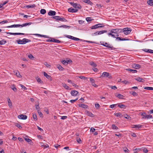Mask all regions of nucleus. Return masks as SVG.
<instances>
[{
  "instance_id": "obj_59",
  "label": "nucleus",
  "mask_w": 153,
  "mask_h": 153,
  "mask_svg": "<svg viewBox=\"0 0 153 153\" xmlns=\"http://www.w3.org/2000/svg\"><path fill=\"white\" fill-rule=\"evenodd\" d=\"M37 82L40 83H43V82L41 80V79L40 78H38L37 79Z\"/></svg>"
},
{
  "instance_id": "obj_23",
  "label": "nucleus",
  "mask_w": 153,
  "mask_h": 153,
  "mask_svg": "<svg viewBox=\"0 0 153 153\" xmlns=\"http://www.w3.org/2000/svg\"><path fill=\"white\" fill-rule=\"evenodd\" d=\"M135 79L140 82H143L144 81L143 79L139 77H137V78H135Z\"/></svg>"
},
{
  "instance_id": "obj_24",
  "label": "nucleus",
  "mask_w": 153,
  "mask_h": 153,
  "mask_svg": "<svg viewBox=\"0 0 153 153\" xmlns=\"http://www.w3.org/2000/svg\"><path fill=\"white\" fill-rule=\"evenodd\" d=\"M118 106L121 108H125L126 106L123 104H122L120 103L117 104Z\"/></svg>"
},
{
  "instance_id": "obj_61",
  "label": "nucleus",
  "mask_w": 153,
  "mask_h": 153,
  "mask_svg": "<svg viewBox=\"0 0 153 153\" xmlns=\"http://www.w3.org/2000/svg\"><path fill=\"white\" fill-rule=\"evenodd\" d=\"M38 112L39 114L40 117H42L43 116V114L40 111V110L38 111Z\"/></svg>"
},
{
  "instance_id": "obj_20",
  "label": "nucleus",
  "mask_w": 153,
  "mask_h": 153,
  "mask_svg": "<svg viewBox=\"0 0 153 153\" xmlns=\"http://www.w3.org/2000/svg\"><path fill=\"white\" fill-rule=\"evenodd\" d=\"M116 39L120 41H126L129 40V39H127L126 38H121L120 37H117Z\"/></svg>"
},
{
  "instance_id": "obj_53",
  "label": "nucleus",
  "mask_w": 153,
  "mask_h": 153,
  "mask_svg": "<svg viewBox=\"0 0 153 153\" xmlns=\"http://www.w3.org/2000/svg\"><path fill=\"white\" fill-rule=\"evenodd\" d=\"M60 16H56L53 17V18L56 19L57 20V21H58L59 20V19Z\"/></svg>"
},
{
  "instance_id": "obj_22",
  "label": "nucleus",
  "mask_w": 153,
  "mask_h": 153,
  "mask_svg": "<svg viewBox=\"0 0 153 153\" xmlns=\"http://www.w3.org/2000/svg\"><path fill=\"white\" fill-rule=\"evenodd\" d=\"M52 42L57 43H60L61 42L59 40L55 39L53 38H52Z\"/></svg>"
},
{
  "instance_id": "obj_47",
  "label": "nucleus",
  "mask_w": 153,
  "mask_h": 153,
  "mask_svg": "<svg viewBox=\"0 0 153 153\" xmlns=\"http://www.w3.org/2000/svg\"><path fill=\"white\" fill-rule=\"evenodd\" d=\"M89 79L91 82L92 83V84L95 82L94 80V79L92 78H90Z\"/></svg>"
},
{
  "instance_id": "obj_9",
  "label": "nucleus",
  "mask_w": 153,
  "mask_h": 153,
  "mask_svg": "<svg viewBox=\"0 0 153 153\" xmlns=\"http://www.w3.org/2000/svg\"><path fill=\"white\" fill-rule=\"evenodd\" d=\"M78 11V9L77 8H73L71 7L68 9V11L71 13H76Z\"/></svg>"
},
{
  "instance_id": "obj_60",
  "label": "nucleus",
  "mask_w": 153,
  "mask_h": 153,
  "mask_svg": "<svg viewBox=\"0 0 153 153\" xmlns=\"http://www.w3.org/2000/svg\"><path fill=\"white\" fill-rule=\"evenodd\" d=\"M8 22V21L7 20L3 21L0 22V24H5Z\"/></svg>"
},
{
  "instance_id": "obj_43",
  "label": "nucleus",
  "mask_w": 153,
  "mask_h": 153,
  "mask_svg": "<svg viewBox=\"0 0 153 153\" xmlns=\"http://www.w3.org/2000/svg\"><path fill=\"white\" fill-rule=\"evenodd\" d=\"M112 128L114 130H117L118 129V127L115 126V125L113 124L112 126Z\"/></svg>"
},
{
  "instance_id": "obj_19",
  "label": "nucleus",
  "mask_w": 153,
  "mask_h": 153,
  "mask_svg": "<svg viewBox=\"0 0 153 153\" xmlns=\"http://www.w3.org/2000/svg\"><path fill=\"white\" fill-rule=\"evenodd\" d=\"M44 76L46 77V78L48 79H51V76L48 74H47L45 73V72H44Z\"/></svg>"
},
{
  "instance_id": "obj_33",
  "label": "nucleus",
  "mask_w": 153,
  "mask_h": 153,
  "mask_svg": "<svg viewBox=\"0 0 153 153\" xmlns=\"http://www.w3.org/2000/svg\"><path fill=\"white\" fill-rule=\"evenodd\" d=\"M33 120L34 121H36L37 120V118L36 114L33 113Z\"/></svg>"
},
{
  "instance_id": "obj_41",
  "label": "nucleus",
  "mask_w": 153,
  "mask_h": 153,
  "mask_svg": "<svg viewBox=\"0 0 153 153\" xmlns=\"http://www.w3.org/2000/svg\"><path fill=\"white\" fill-rule=\"evenodd\" d=\"M113 33H112L111 32V33H108V36H111L112 37L114 38H116V37L115 35L114 34H112Z\"/></svg>"
},
{
  "instance_id": "obj_28",
  "label": "nucleus",
  "mask_w": 153,
  "mask_h": 153,
  "mask_svg": "<svg viewBox=\"0 0 153 153\" xmlns=\"http://www.w3.org/2000/svg\"><path fill=\"white\" fill-rule=\"evenodd\" d=\"M8 102V105L9 107L11 108L12 107V103L11 102V101L10 100V99L9 98L7 100Z\"/></svg>"
},
{
  "instance_id": "obj_15",
  "label": "nucleus",
  "mask_w": 153,
  "mask_h": 153,
  "mask_svg": "<svg viewBox=\"0 0 153 153\" xmlns=\"http://www.w3.org/2000/svg\"><path fill=\"white\" fill-rule=\"evenodd\" d=\"M86 114L88 116H89L91 117H94V115L91 112L88 111H85Z\"/></svg>"
},
{
  "instance_id": "obj_10",
  "label": "nucleus",
  "mask_w": 153,
  "mask_h": 153,
  "mask_svg": "<svg viewBox=\"0 0 153 153\" xmlns=\"http://www.w3.org/2000/svg\"><path fill=\"white\" fill-rule=\"evenodd\" d=\"M132 68H134L139 69L141 68V66L139 64H133L132 65Z\"/></svg>"
},
{
  "instance_id": "obj_64",
  "label": "nucleus",
  "mask_w": 153,
  "mask_h": 153,
  "mask_svg": "<svg viewBox=\"0 0 153 153\" xmlns=\"http://www.w3.org/2000/svg\"><path fill=\"white\" fill-rule=\"evenodd\" d=\"M131 135L132 137H137L136 134L134 133H132L131 134Z\"/></svg>"
},
{
  "instance_id": "obj_38",
  "label": "nucleus",
  "mask_w": 153,
  "mask_h": 153,
  "mask_svg": "<svg viewBox=\"0 0 153 153\" xmlns=\"http://www.w3.org/2000/svg\"><path fill=\"white\" fill-rule=\"evenodd\" d=\"M144 89L149 90H153V88L152 87H146L144 88Z\"/></svg>"
},
{
  "instance_id": "obj_31",
  "label": "nucleus",
  "mask_w": 153,
  "mask_h": 153,
  "mask_svg": "<svg viewBox=\"0 0 153 153\" xmlns=\"http://www.w3.org/2000/svg\"><path fill=\"white\" fill-rule=\"evenodd\" d=\"M114 115L117 117H121L123 116V115H122V114L120 113H114Z\"/></svg>"
},
{
  "instance_id": "obj_42",
  "label": "nucleus",
  "mask_w": 153,
  "mask_h": 153,
  "mask_svg": "<svg viewBox=\"0 0 153 153\" xmlns=\"http://www.w3.org/2000/svg\"><path fill=\"white\" fill-rule=\"evenodd\" d=\"M90 64L93 67H96L97 66V64L94 62H90Z\"/></svg>"
},
{
  "instance_id": "obj_14",
  "label": "nucleus",
  "mask_w": 153,
  "mask_h": 153,
  "mask_svg": "<svg viewBox=\"0 0 153 153\" xmlns=\"http://www.w3.org/2000/svg\"><path fill=\"white\" fill-rule=\"evenodd\" d=\"M73 7L76 8L77 9H79L81 8V5L79 4L76 3H74V5H73Z\"/></svg>"
},
{
  "instance_id": "obj_52",
  "label": "nucleus",
  "mask_w": 153,
  "mask_h": 153,
  "mask_svg": "<svg viewBox=\"0 0 153 153\" xmlns=\"http://www.w3.org/2000/svg\"><path fill=\"white\" fill-rule=\"evenodd\" d=\"M86 20L88 22L91 21L92 20L91 19V18L89 17L86 18Z\"/></svg>"
},
{
  "instance_id": "obj_63",
  "label": "nucleus",
  "mask_w": 153,
  "mask_h": 153,
  "mask_svg": "<svg viewBox=\"0 0 153 153\" xmlns=\"http://www.w3.org/2000/svg\"><path fill=\"white\" fill-rule=\"evenodd\" d=\"M78 77L81 79H85L87 78V77H86L85 76H78Z\"/></svg>"
},
{
  "instance_id": "obj_45",
  "label": "nucleus",
  "mask_w": 153,
  "mask_h": 153,
  "mask_svg": "<svg viewBox=\"0 0 153 153\" xmlns=\"http://www.w3.org/2000/svg\"><path fill=\"white\" fill-rule=\"evenodd\" d=\"M86 3H87L88 4L90 5L91 6L93 4V3L90 0H88L87 1V2Z\"/></svg>"
},
{
  "instance_id": "obj_62",
  "label": "nucleus",
  "mask_w": 153,
  "mask_h": 153,
  "mask_svg": "<svg viewBox=\"0 0 153 153\" xmlns=\"http://www.w3.org/2000/svg\"><path fill=\"white\" fill-rule=\"evenodd\" d=\"M28 56V57L29 58H30V59H32L34 58V57L31 54H30Z\"/></svg>"
},
{
  "instance_id": "obj_30",
  "label": "nucleus",
  "mask_w": 153,
  "mask_h": 153,
  "mask_svg": "<svg viewBox=\"0 0 153 153\" xmlns=\"http://www.w3.org/2000/svg\"><path fill=\"white\" fill-rule=\"evenodd\" d=\"M126 70L129 71L130 72H132L133 73H136L137 72V71L136 70L131 69L130 68L126 69Z\"/></svg>"
},
{
  "instance_id": "obj_49",
  "label": "nucleus",
  "mask_w": 153,
  "mask_h": 153,
  "mask_svg": "<svg viewBox=\"0 0 153 153\" xmlns=\"http://www.w3.org/2000/svg\"><path fill=\"white\" fill-rule=\"evenodd\" d=\"M78 99V98L76 99L75 100H71L70 101V102H71V103H74V102H76L77 101Z\"/></svg>"
},
{
  "instance_id": "obj_48",
  "label": "nucleus",
  "mask_w": 153,
  "mask_h": 153,
  "mask_svg": "<svg viewBox=\"0 0 153 153\" xmlns=\"http://www.w3.org/2000/svg\"><path fill=\"white\" fill-rule=\"evenodd\" d=\"M25 139L27 142L28 143L32 142V141L31 140H30V139L25 138Z\"/></svg>"
},
{
  "instance_id": "obj_29",
  "label": "nucleus",
  "mask_w": 153,
  "mask_h": 153,
  "mask_svg": "<svg viewBox=\"0 0 153 153\" xmlns=\"http://www.w3.org/2000/svg\"><path fill=\"white\" fill-rule=\"evenodd\" d=\"M7 42V41L4 39L0 41V45L5 44Z\"/></svg>"
},
{
  "instance_id": "obj_56",
  "label": "nucleus",
  "mask_w": 153,
  "mask_h": 153,
  "mask_svg": "<svg viewBox=\"0 0 153 153\" xmlns=\"http://www.w3.org/2000/svg\"><path fill=\"white\" fill-rule=\"evenodd\" d=\"M143 152L145 153H147L148 152V150L146 148H144L143 149Z\"/></svg>"
},
{
  "instance_id": "obj_44",
  "label": "nucleus",
  "mask_w": 153,
  "mask_h": 153,
  "mask_svg": "<svg viewBox=\"0 0 153 153\" xmlns=\"http://www.w3.org/2000/svg\"><path fill=\"white\" fill-rule=\"evenodd\" d=\"M62 63L65 65H67V61L65 60H63L61 61Z\"/></svg>"
},
{
  "instance_id": "obj_46",
  "label": "nucleus",
  "mask_w": 153,
  "mask_h": 153,
  "mask_svg": "<svg viewBox=\"0 0 153 153\" xmlns=\"http://www.w3.org/2000/svg\"><path fill=\"white\" fill-rule=\"evenodd\" d=\"M44 65L48 68H50L51 65L48 64L47 62H45L44 63Z\"/></svg>"
},
{
  "instance_id": "obj_21",
  "label": "nucleus",
  "mask_w": 153,
  "mask_h": 153,
  "mask_svg": "<svg viewBox=\"0 0 153 153\" xmlns=\"http://www.w3.org/2000/svg\"><path fill=\"white\" fill-rule=\"evenodd\" d=\"M79 105L80 107H81L84 108H87L88 107V106L87 105L83 104H80Z\"/></svg>"
},
{
  "instance_id": "obj_2",
  "label": "nucleus",
  "mask_w": 153,
  "mask_h": 153,
  "mask_svg": "<svg viewBox=\"0 0 153 153\" xmlns=\"http://www.w3.org/2000/svg\"><path fill=\"white\" fill-rule=\"evenodd\" d=\"M101 45L107 47L111 50H115L116 48L113 47V46L111 45L108 44L107 42H103L102 44H101Z\"/></svg>"
},
{
  "instance_id": "obj_1",
  "label": "nucleus",
  "mask_w": 153,
  "mask_h": 153,
  "mask_svg": "<svg viewBox=\"0 0 153 153\" xmlns=\"http://www.w3.org/2000/svg\"><path fill=\"white\" fill-rule=\"evenodd\" d=\"M16 42L18 44H24L27 42H30L31 40L26 38H24L22 40H21L20 39L16 40Z\"/></svg>"
},
{
  "instance_id": "obj_26",
  "label": "nucleus",
  "mask_w": 153,
  "mask_h": 153,
  "mask_svg": "<svg viewBox=\"0 0 153 153\" xmlns=\"http://www.w3.org/2000/svg\"><path fill=\"white\" fill-rule=\"evenodd\" d=\"M107 31L106 30H102L98 31V35H100L104 33H107Z\"/></svg>"
},
{
  "instance_id": "obj_34",
  "label": "nucleus",
  "mask_w": 153,
  "mask_h": 153,
  "mask_svg": "<svg viewBox=\"0 0 153 153\" xmlns=\"http://www.w3.org/2000/svg\"><path fill=\"white\" fill-rule=\"evenodd\" d=\"M71 27V26H68L66 25H62L61 26H59L58 27H63L64 28H69Z\"/></svg>"
},
{
  "instance_id": "obj_25",
  "label": "nucleus",
  "mask_w": 153,
  "mask_h": 153,
  "mask_svg": "<svg viewBox=\"0 0 153 153\" xmlns=\"http://www.w3.org/2000/svg\"><path fill=\"white\" fill-rule=\"evenodd\" d=\"M147 4L150 6H153V0H149L147 1Z\"/></svg>"
},
{
  "instance_id": "obj_55",
  "label": "nucleus",
  "mask_w": 153,
  "mask_h": 153,
  "mask_svg": "<svg viewBox=\"0 0 153 153\" xmlns=\"http://www.w3.org/2000/svg\"><path fill=\"white\" fill-rule=\"evenodd\" d=\"M122 82L123 83H124L125 84H129L130 83V82H129L128 81H126V80L123 81Z\"/></svg>"
},
{
  "instance_id": "obj_54",
  "label": "nucleus",
  "mask_w": 153,
  "mask_h": 153,
  "mask_svg": "<svg viewBox=\"0 0 153 153\" xmlns=\"http://www.w3.org/2000/svg\"><path fill=\"white\" fill-rule=\"evenodd\" d=\"M7 28L16 27V25H13L10 26H9L6 27Z\"/></svg>"
},
{
  "instance_id": "obj_4",
  "label": "nucleus",
  "mask_w": 153,
  "mask_h": 153,
  "mask_svg": "<svg viewBox=\"0 0 153 153\" xmlns=\"http://www.w3.org/2000/svg\"><path fill=\"white\" fill-rule=\"evenodd\" d=\"M105 25L103 24H99L92 26L91 28V29H96L98 28L103 27Z\"/></svg>"
},
{
  "instance_id": "obj_13",
  "label": "nucleus",
  "mask_w": 153,
  "mask_h": 153,
  "mask_svg": "<svg viewBox=\"0 0 153 153\" xmlns=\"http://www.w3.org/2000/svg\"><path fill=\"white\" fill-rule=\"evenodd\" d=\"M142 126L140 125H132L131 128H136V129H139L141 128L142 127Z\"/></svg>"
},
{
  "instance_id": "obj_17",
  "label": "nucleus",
  "mask_w": 153,
  "mask_h": 153,
  "mask_svg": "<svg viewBox=\"0 0 153 153\" xmlns=\"http://www.w3.org/2000/svg\"><path fill=\"white\" fill-rule=\"evenodd\" d=\"M56 12L54 11L50 10L48 13V15L49 16H52L56 15Z\"/></svg>"
},
{
  "instance_id": "obj_32",
  "label": "nucleus",
  "mask_w": 153,
  "mask_h": 153,
  "mask_svg": "<svg viewBox=\"0 0 153 153\" xmlns=\"http://www.w3.org/2000/svg\"><path fill=\"white\" fill-rule=\"evenodd\" d=\"M62 84L63 86L66 89H69V87L67 86L65 83H62Z\"/></svg>"
},
{
  "instance_id": "obj_7",
  "label": "nucleus",
  "mask_w": 153,
  "mask_h": 153,
  "mask_svg": "<svg viewBox=\"0 0 153 153\" xmlns=\"http://www.w3.org/2000/svg\"><path fill=\"white\" fill-rule=\"evenodd\" d=\"M32 24V22H29L28 23H26L25 24H23L22 25H19V24H17V25H16V27H25L27 25H31Z\"/></svg>"
},
{
  "instance_id": "obj_39",
  "label": "nucleus",
  "mask_w": 153,
  "mask_h": 153,
  "mask_svg": "<svg viewBox=\"0 0 153 153\" xmlns=\"http://www.w3.org/2000/svg\"><path fill=\"white\" fill-rule=\"evenodd\" d=\"M46 12V10L44 9H42L40 10V13L42 14H44Z\"/></svg>"
},
{
  "instance_id": "obj_37",
  "label": "nucleus",
  "mask_w": 153,
  "mask_h": 153,
  "mask_svg": "<svg viewBox=\"0 0 153 153\" xmlns=\"http://www.w3.org/2000/svg\"><path fill=\"white\" fill-rule=\"evenodd\" d=\"M58 21H60L64 22H66L67 21V20L63 18L60 17H59V19Z\"/></svg>"
},
{
  "instance_id": "obj_16",
  "label": "nucleus",
  "mask_w": 153,
  "mask_h": 153,
  "mask_svg": "<svg viewBox=\"0 0 153 153\" xmlns=\"http://www.w3.org/2000/svg\"><path fill=\"white\" fill-rule=\"evenodd\" d=\"M79 92L75 90H72L71 91V95L73 96H76Z\"/></svg>"
},
{
  "instance_id": "obj_35",
  "label": "nucleus",
  "mask_w": 153,
  "mask_h": 153,
  "mask_svg": "<svg viewBox=\"0 0 153 153\" xmlns=\"http://www.w3.org/2000/svg\"><path fill=\"white\" fill-rule=\"evenodd\" d=\"M124 117L127 119L130 120L131 119V117L127 114H124Z\"/></svg>"
},
{
  "instance_id": "obj_50",
  "label": "nucleus",
  "mask_w": 153,
  "mask_h": 153,
  "mask_svg": "<svg viewBox=\"0 0 153 153\" xmlns=\"http://www.w3.org/2000/svg\"><path fill=\"white\" fill-rule=\"evenodd\" d=\"M117 105V104L111 105L110 106V107L111 108H113Z\"/></svg>"
},
{
  "instance_id": "obj_3",
  "label": "nucleus",
  "mask_w": 153,
  "mask_h": 153,
  "mask_svg": "<svg viewBox=\"0 0 153 153\" xmlns=\"http://www.w3.org/2000/svg\"><path fill=\"white\" fill-rule=\"evenodd\" d=\"M141 116H143V119H149L152 118V116L151 115H147L145 112H141L140 113Z\"/></svg>"
},
{
  "instance_id": "obj_36",
  "label": "nucleus",
  "mask_w": 153,
  "mask_h": 153,
  "mask_svg": "<svg viewBox=\"0 0 153 153\" xmlns=\"http://www.w3.org/2000/svg\"><path fill=\"white\" fill-rule=\"evenodd\" d=\"M57 67L60 71H62L64 70V68L60 65H58Z\"/></svg>"
},
{
  "instance_id": "obj_27",
  "label": "nucleus",
  "mask_w": 153,
  "mask_h": 153,
  "mask_svg": "<svg viewBox=\"0 0 153 153\" xmlns=\"http://www.w3.org/2000/svg\"><path fill=\"white\" fill-rule=\"evenodd\" d=\"M36 7V5L33 4L32 5H28L26 6V8H33Z\"/></svg>"
},
{
  "instance_id": "obj_12",
  "label": "nucleus",
  "mask_w": 153,
  "mask_h": 153,
  "mask_svg": "<svg viewBox=\"0 0 153 153\" xmlns=\"http://www.w3.org/2000/svg\"><path fill=\"white\" fill-rule=\"evenodd\" d=\"M6 33L7 34H10L11 35H24L25 34L24 33H11V32H6Z\"/></svg>"
},
{
  "instance_id": "obj_11",
  "label": "nucleus",
  "mask_w": 153,
  "mask_h": 153,
  "mask_svg": "<svg viewBox=\"0 0 153 153\" xmlns=\"http://www.w3.org/2000/svg\"><path fill=\"white\" fill-rule=\"evenodd\" d=\"M18 117L20 119L22 120H26L27 118V116L26 115L23 114H21L18 116Z\"/></svg>"
},
{
  "instance_id": "obj_18",
  "label": "nucleus",
  "mask_w": 153,
  "mask_h": 153,
  "mask_svg": "<svg viewBox=\"0 0 153 153\" xmlns=\"http://www.w3.org/2000/svg\"><path fill=\"white\" fill-rule=\"evenodd\" d=\"M115 96L116 97L119 98L121 99H123L124 97V96L123 95L120 94H116Z\"/></svg>"
},
{
  "instance_id": "obj_6",
  "label": "nucleus",
  "mask_w": 153,
  "mask_h": 153,
  "mask_svg": "<svg viewBox=\"0 0 153 153\" xmlns=\"http://www.w3.org/2000/svg\"><path fill=\"white\" fill-rule=\"evenodd\" d=\"M122 33L124 32V34L126 35L129 34L131 32V30L130 28H128V27L122 29Z\"/></svg>"
},
{
  "instance_id": "obj_40",
  "label": "nucleus",
  "mask_w": 153,
  "mask_h": 153,
  "mask_svg": "<svg viewBox=\"0 0 153 153\" xmlns=\"http://www.w3.org/2000/svg\"><path fill=\"white\" fill-rule=\"evenodd\" d=\"M130 93L134 96H136L138 95V94L135 91L130 92Z\"/></svg>"
},
{
  "instance_id": "obj_5",
  "label": "nucleus",
  "mask_w": 153,
  "mask_h": 153,
  "mask_svg": "<svg viewBox=\"0 0 153 153\" xmlns=\"http://www.w3.org/2000/svg\"><path fill=\"white\" fill-rule=\"evenodd\" d=\"M122 31L123 30L122 29L117 28L116 29L111 30V33H113L118 34L122 33Z\"/></svg>"
},
{
  "instance_id": "obj_8",
  "label": "nucleus",
  "mask_w": 153,
  "mask_h": 153,
  "mask_svg": "<svg viewBox=\"0 0 153 153\" xmlns=\"http://www.w3.org/2000/svg\"><path fill=\"white\" fill-rule=\"evenodd\" d=\"M101 76L102 77H108L109 79L112 78V76L110 75L107 72H103Z\"/></svg>"
},
{
  "instance_id": "obj_58",
  "label": "nucleus",
  "mask_w": 153,
  "mask_h": 153,
  "mask_svg": "<svg viewBox=\"0 0 153 153\" xmlns=\"http://www.w3.org/2000/svg\"><path fill=\"white\" fill-rule=\"evenodd\" d=\"M72 39H73V40H76V41H78V40H80V39H79V38H76V37H73V38H72Z\"/></svg>"
},
{
  "instance_id": "obj_57",
  "label": "nucleus",
  "mask_w": 153,
  "mask_h": 153,
  "mask_svg": "<svg viewBox=\"0 0 153 153\" xmlns=\"http://www.w3.org/2000/svg\"><path fill=\"white\" fill-rule=\"evenodd\" d=\"M36 110H37V111L38 110H40L39 109H40V108L39 106V104L36 105Z\"/></svg>"
},
{
  "instance_id": "obj_51",
  "label": "nucleus",
  "mask_w": 153,
  "mask_h": 153,
  "mask_svg": "<svg viewBox=\"0 0 153 153\" xmlns=\"http://www.w3.org/2000/svg\"><path fill=\"white\" fill-rule=\"evenodd\" d=\"M15 74L17 76V77H22V76L20 75L19 72H16V73Z\"/></svg>"
}]
</instances>
